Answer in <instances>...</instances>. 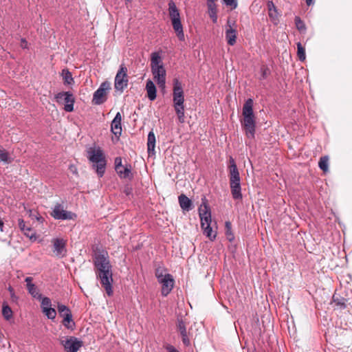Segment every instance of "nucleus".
<instances>
[{"instance_id":"nucleus-1","label":"nucleus","mask_w":352,"mask_h":352,"mask_svg":"<svg viewBox=\"0 0 352 352\" xmlns=\"http://www.w3.org/2000/svg\"><path fill=\"white\" fill-rule=\"evenodd\" d=\"M94 265L96 269V277L100 280L107 294L111 296L113 294L112 266L109 260L108 253L104 250L95 253Z\"/></svg>"},{"instance_id":"nucleus-2","label":"nucleus","mask_w":352,"mask_h":352,"mask_svg":"<svg viewBox=\"0 0 352 352\" xmlns=\"http://www.w3.org/2000/svg\"><path fill=\"white\" fill-rule=\"evenodd\" d=\"M151 69L153 80L161 89L166 87V71L164 68L160 52H154L151 54Z\"/></svg>"},{"instance_id":"nucleus-3","label":"nucleus","mask_w":352,"mask_h":352,"mask_svg":"<svg viewBox=\"0 0 352 352\" xmlns=\"http://www.w3.org/2000/svg\"><path fill=\"white\" fill-rule=\"evenodd\" d=\"M202 203L199 205V219L201 221V227L205 234L210 241L215 239L217 232L213 230L211 223V210L210 208L206 203V197L201 199Z\"/></svg>"},{"instance_id":"nucleus-4","label":"nucleus","mask_w":352,"mask_h":352,"mask_svg":"<svg viewBox=\"0 0 352 352\" xmlns=\"http://www.w3.org/2000/svg\"><path fill=\"white\" fill-rule=\"evenodd\" d=\"M173 101L175 113L180 122L184 121V95L182 82L177 78L173 79Z\"/></svg>"},{"instance_id":"nucleus-5","label":"nucleus","mask_w":352,"mask_h":352,"mask_svg":"<svg viewBox=\"0 0 352 352\" xmlns=\"http://www.w3.org/2000/svg\"><path fill=\"white\" fill-rule=\"evenodd\" d=\"M230 187L232 198L241 200L243 198L241 187V179L236 164L232 157L230 159L229 165Z\"/></svg>"},{"instance_id":"nucleus-6","label":"nucleus","mask_w":352,"mask_h":352,"mask_svg":"<svg viewBox=\"0 0 352 352\" xmlns=\"http://www.w3.org/2000/svg\"><path fill=\"white\" fill-rule=\"evenodd\" d=\"M88 153V159L93 162V167L96 169L98 177H102L104 173L107 161L102 150L100 147L90 148Z\"/></svg>"},{"instance_id":"nucleus-7","label":"nucleus","mask_w":352,"mask_h":352,"mask_svg":"<svg viewBox=\"0 0 352 352\" xmlns=\"http://www.w3.org/2000/svg\"><path fill=\"white\" fill-rule=\"evenodd\" d=\"M168 14L171 23L178 38L180 41L184 39L183 26L181 22L179 12L173 1L168 2Z\"/></svg>"},{"instance_id":"nucleus-8","label":"nucleus","mask_w":352,"mask_h":352,"mask_svg":"<svg viewBox=\"0 0 352 352\" xmlns=\"http://www.w3.org/2000/svg\"><path fill=\"white\" fill-rule=\"evenodd\" d=\"M60 343L66 352H78L83 345L82 341L74 336L63 337Z\"/></svg>"},{"instance_id":"nucleus-9","label":"nucleus","mask_w":352,"mask_h":352,"mask_svg":"<svg viewBox=\"0 0 352 352\" xmlns=\"http://www.w3.org/2000/svg\"><path fill=\"white\" fill-rule=\"evenodd\" d=\"M55 99L59 104L64 103V110L66 112H72L74 111V104L75 98L70 91H61L55 95Z\"/></svg>"},{"instance_id":"nucleus-10","label":"nucleus","mask_w":352,"mask_h":352,"mask_svg":"<svg viewBox=\"0 0 352 352\" xmlns=\"http://www.w3.org/2000/svg\"><path fill=\"white\" fill-rule=\"evenodd\" d=\"M110 89V84L108 82H102L98 89L94 92L93 96V102L95 104H102L106 101V96L108 90Z\"/></svg>"},{"instance_id":"nucleus-11","label":"nucleus","mask_w":352,"mask_h":352,"mask_svg":"<svg viewBox=\"0 0 352 352\" xmlns=\"http://www.w3.org/2000/svg\"><path fill=\"white\" fill-rule=\"evenodd\" d=\"M241 126L248 138H254L256 131V118L243 117L241 120Z\"/></svg>"},{"instance_id":"nucleus-12","label":"nucleus","mask_w":352,"mask_h":352,"mask_svg":"<svg viewBox=\"0 0 352 352\" xmlns=\"http://www.w3.org/2000/svg\"><path fill=\"white\" fill-rule=\"evenodd\" d=\"M128 79L126 77V68L121 67L115 78V89L122 91L126 87Z\"/></svg>"},{"instance_id":"nucleus-13","label":"nucleus","mask_w":352,"mask_h":352,"mask_svg":"<svg viewBox=\"0 0 352 352\" xmlns=\"http://www.w3.org/2000/svg\"><path fill=\"white\" fill-rule=\"evenodd\" d=\"M51 215L57 220H67L72 219L74 214L72 212L65 210L63 206L58 204L54 207Z\"/></svg>"},{"instance_id":"nucleus-14","label":"nucleus","mask_w":352,"mask_h":352,"mask_svg":"<svg viewBox=\"0 0 352 352\" xmlns=\"http://www.w3.org/2000/svg\"><path fill=\"white\" fill-rule=\"evenodd\" d=\"M162 285L161 293L163 296H167L172 291L175 280L170 274H166V276L158 281Z\"/></svg>"},{"instance_id":"nucleus-15","label":"nucleus","mask_w":352,"mask_h":352,"mask_svg":"<svg viewBox=\"0 0 352 352\" xmlns=\"http://www.w3.org/2000/svg\"><path fill=\"white\" fill-rule=\"evenodd\" d=\"M52 243L53 252L57 257L63 258L66 256V241L64 239L58 238L54 239Z\"/></svg>"},{"instance_id":"nucleus-16","label":"nucleus","mask_w":352,"mask_h":352,"mask_svg":"<svg viewBox=\"0 0 352 352\" xmlns=\"http://www.w3.org/2000/svg\"><path fill=\"white\" fill-rule=\"evenodd\" d=\"M122 116L120 112L116 114L111 124V131L117 137H120L122 133Z\"/></svg>"},{"instance_id":"nucleus-17","label":"nucleus","mask_w":352,"mask_h":352,"mask_svg":"<svg viewBox=\"0 0 352 352\" xmlns=\"http://www.w3.org/2000/svg\"><path fill=\"white\" fill-rule=\"evenodd\" d=\"M32 280L33 278L31 276L25 278L27 290L33 298L40 300L42 298V294L38 292L36 286L32 283Z\"/></svg>"},{"instance_id":"nucleus-18","label":"nucleus","mask_w":352,"mask_h":352,"mask_svg":"<svg viewBox=\"0 0 352 352\" xmlns=\"http://www.w3.org/2000/svg\"><path fill=\"white\" fill-rule=\"evenodd\" d=\"M226 39L230 45H234L236 43V30L232 28L231 21L230 20L227 22L226 30Z\"/></svg>"},{"instance_id":"nucleus-19","label":"nucleus","mask_w":352,"mask_h":352,"mask_svg":"<svg viewBox=\"0 0 352 352\" xmlns=\"http://www.w3.org/2000/svg\"><path fill=\"white\" fill-rule=\"evenodd\" d=\"M18 225L21 231L25 236L30 239H36V232L30 226H25V222L23 219H18Z\"/></svg>"},{"instance_id":"nucleus-20","label":"nucleus","mask_w":352,"mask_h":352,"mask_svg":"<svg viewBox=\"0 0 352 352\" xmlns=\"http://www.w3.org/2000/svg\"><path fill=\"white\" fill-rule=\"evenodd\" d=\"M179 203L183 211L188 212L193 208L192 201L185 195L182 194L178 197Z\"/></svg>"},{"instance_id":"nucleus-21","label":"nucleus","mask_w":352,"mask_h":352,"mask_svg":"<svg viewBox=\"0 0 352 352\" xmlns=\"http://www.w3.org/2000/svg\"><path fill=\"white\" fill-rule=\"evenodd\" d=\"M254 101L252 98H248L243 106L242 115L243 117H254L253 111Z\"/></svg>"},{"instance_id":"nucleus-22","label":"nucleus","mask_w":352,"mask_h":352,"mask_svg":"<svg viewBox=\"0 0 352 352\" xmlns=\"http://www.w3.org/2000/svg\"><path fill=\"white\" fill-rule=\"evenodd\" d=\"M146 90L147 92L148 98L151 101L155 100L157 97V89L154 82L150 79L147 80L146 81Z\"/></svg>"},{"instance_id":"nucleus-23","label":"nucleus","mask_w":352,"mask_h":352,"mask_svg":"<svg viewBox=\"0 0 352 352\" xmlns=\"http://www.w3.org/2000/svg\"><path fill=\"white\" fill-rule=\"evenodd\" d=\"M267 7L268 10V14L271 21L274 23H277L278 21V14L277 8L275 6L272 1H268L267 3Z\"/></svg>"},{"instance_id":"nucleus-24","label":"nucleus","mask_w":352,"mask_h":352,"mask_svg":"<svg viewBox=\"0 0 352 352\" xmlns=\"http://www.w3.org/2000/svg\"><path fill=\"white\" fill-rule=\"evenodd\" d=\"M155 135L152 130L148 133L147 138V151L149 155L155 153Z\"/></svg>"},{"instance_id":"nucleus-25","label":"nucleus","mask_w":352,"mask_h":352,"mask_svg":"<svg viewBox=\"0 0 352 352\" xmlns=\"http://www.w3.org/2000/svg\"><path fill=\"white\" fill-rule=\"evenodd\" d=\"M332 300L338 309H344L346 308V299L340 296L337 293L333 295Z\"/></svg>"},{"instance_id":"nucleus-26","label":"nucleus","mask_w":352,"mask_h":352,"mask_svg":"<svg viewBox=\"0 0 352 352\" xmlns=\"http://www.w3.org/2000/svg\"><path fill=\"white\" fill-rule=\"evenodd\" d=\"M116 173L120 178L126 179L133 177L131 164H126L124 166H122V168H120Z\"/></svg>"},{"instance_id":"nucleus-27","label":"nucleus","mask_w":352,"mask_h":352,"mask_svg":"<svg viewBox=\"0 0 352 352\" xmlns=\"http://www.w3.org/2000/svg\"><path fill=\"white\" fill-rule=\"evenodd\" d=\"M61 75L63 76V84L65 85H72L74 83L72 74L67 69H63L62 70Z\"/></svg>"},{"instance_id":"nucleus-28","label":"nucleus","mask_w":352,"mask_h":352,"mask_svg":"<svg viewBox=\"0 0 352 352\" xmlns=\"http://www.w3.org/2000/svg\"><path fill=\"white\" fill-rule=\"evenodd\" d=\"M62 323L65 328L70 330H74L76 327V324L72 319V314L69 315H65V318H63Z\"/></svg>"},{"instance_id":"nucleus-29","label":"nucleus","mask_w":352,"mask_h":352,"mask_svg":"<svg viewBox=\"0 0 352 352\" xmlns=\"http://www.w3.org/2000/svg\"><path fill=\"white\" fill-rule=\"evenodd\" d=\"M3 317L6 320H9L12 318L13 312L10 307L4 302L2 305V310H1Z\"/></svg>"},{"instance_id":"nucleus-30","label":"nucleus","mask_w":352,"mask_h":352,"mask_svg":"<svg viewBox=\"0 0 352 352\" xmlns=\"http://www.w3.org/2000/svg\"><path fill=\"white\" fill-rule=\"evenodd\" d=\"M208 14L210 17L211 18L213 23H217V8L215 3H210L208 5Z\"/></svg>"},{"instance_id":"nucleus-31","label":"nucleus","mask_w":352,"mask_h":352,"mask_svg":"<svg viewBox=\"0 0 352 352\" xmlns=\"http://www.w3.org/2000/svg\"><path fill=\"white\" fill-rule=\"evenodd\" d=\"M57 309L60 316L62 317L63 318H65V315H69L72 314L69 307L63 304H58Z\"/></svg>"},{"instance_id":"nucleus-32","label":"nucleus","mask_w":352,"mask_h":352,"mask_svg":"<svg viewBox=\"0 0 352 352\" xmlns=\"http://www.w3.org/2000/svg\"><path fill=\"white\" fill-rule=\"evenodd\" d=\"M297 45V56L298 57V59L300 61H304L306 58L305 55V49L301 44V43L298 42L296 44Z\"/></svg>"},{"instance_id":"nucleus-33","label":"nucleus","mask_w":352,"mask_h":352,"mask_svg":"<svg viewBox=\"0 0 352 352\" xmlns=\"http://www.w3.org/2000/svg\"><path fill=\"white\" fill-rule=\"evenodd\" d=\"M43 314L47 317L48 319L54 320L56 316V311L55 309L52 307H44V309L42 311Z\"/></svg>"},{"instance_id":"nucleus-34","label":"nucleus","mask_w":352,"mask_h":352,"mask_svg":"<svg viewBox=\"0 0 352 352\" xmlns=\"http://www.w3.org/2000/svg\"><path fill=\"white\" fill-rule=\"evenodd\" d=\"M328 162L329 157L327 156L321 157L319 160L318 166L324 172H327L328 170Z\"/></svg>"},{"instance_id":"nucleus-35","label":"nucleus","mask_w":352,"mask_h":352,"mask_svg":"<svg viewBox=\"0 0 352 352\" xmlns=\"http://www.w3.org/2000/svg\"><path fill=\"white\" fill-rule=\"evenodd\" d=\"M0 161L6 164H9L11 162L8 153L2 148H0Z\"/></svg>"},{"instance_id":"nucleus-36","label":"nucleus","mask_w":352,"mask_h":352,"mask_svg":"<svg viewBox=\"0 0 352 352\" xmlns=\"http://www.w3.org/2000/svg\"><path fill=\"white\" fill-rule=\"evenodd\" d=\"M261 72V76L260 80H265L270 75L271 71L266 65H262Z\"/></svg>"},{"instance_id":"nucleus-37","label":"nucleus","mask_w":352,"mask_h":352,"mask_svg":"<svg viewBox=\"0 0 352 352\" xmlns=\"http://www.w3.org/2000/svg\"><path fill=\"white\" fill-rule=\"evenodd\" d=\"M294 21H295L296 27L299 31H302V30H306L305 25L304 22L300 19V18L299 16H296Z\"/></svg>"},{"instance_id":"nucleus-38","label":"nucleus","mask_w":352,"mask_h":352,"mask_svg":"<svg viewBox=\"0 0 352 352\" xmlns=\"http://www.w3.org/2000/svg\"><path fill=\"white\" fill-rule=\"evenodd\" d=\"M177 329L181 335L187 333L185 323L182 319L177 320Z\"/></svg>"},{"instance_id":"nucleus-39","label":"nucleus","mask_w":352,"mask_h":352,"mask_svg":"<svg viewBox=\"0 0 352 352\" xmlns=\"http://www.w3.org/2000/svg\"><path fill=\"white\" fill-rule=\"evenodd\" d=\"M164 271L165 270L161 267H159L155 270V275L157 279V281L160 280L161 279L166 276V274H164Z\"/></svg>"},{"instance_id":"nucleus-40","label":"nucleus","mask_w":352,"mask_h":352,"mask_svg":"<svg viewBox=\"0 0 352 352\" xmlns=\"http://www.w3.org/2000/svg\"><path fill=\"white\" fill-rule=\"evenodd\" d=\"M41 300V308L42 311L44 309V307H50L52 306V301L48 297H43L40 299Z\"/></svg>"},{"instance_id":"nucleus-41","label":"nucleus","mask_w":352,"mask_h":352,"mask_svg":"<svg viewBox=\"0 0 352 352\" xmlns=\"http://www.w3.org/2000/svg\"><path fill=\"white\" fill-rule=\"evenodd\" d=\"M120 168H122V158L120 157H117L115 159V170L117 172Z\"/></svg>"},{"instance_id":"nucleus-42","label":"nucleus","mask_w":352,"mask_h":352,"mask_svg":"<svg viewBox=\"0 0 352 352\" xmlns=\"http://www.w3.org/2000/svg\"><path fill=\"white\" fill-rule=\"evenodd\" d=\"M226 6H230L232 8H236L237 6L236 0H223Z\"/></svg>"},{"instance_id":"nucleus-43","label":"nucleus","mask_w":352,"mask_h":352,"mask_svg":"<svg viewBox=\"0 0 352 352\" xmlns=\"http://www.w3.org/2000/svg\"><path fill=\"white\" fill-rule=\"evenodd\" d=\"M181 336H182V342L184 344V345H186V346L189 345L190 340L187 336V333H184V334H182Z\"/></svg>"},{"instance_id":"nucleus-44","label":"nucleus","mask_w":352,"mask_h":352,"mask_svg":"<svg viewBox=\"0 0 352 352\" xmlns=\"http://www.w3.org/2000/svg\"><path fill=\"white\" fill-rule=\"evenodd\" d=\"M30 216L32 219L35 218V219H36L38 222H40V223H43V221H44V219H43L41 216H40V215H38V214H30Z\"/></svg>"},{"instance_id":"nucleus-45","label":"nucleus","mask_w":352,"mask_h":352,"mask_svg":"<svg viewBox=\"0 0 352 352\" xmlns=\"http://www.w3.org/2000/svg\"><path fill=\"white\" fill-rule=\"evenodd\" d=\"M28 41H26L25 38H21V47L23 48V49H26L28 48Z\"/></svg>"},{"instance_id":"nucleus-46","label":"nucleus","mask_w":352,"mask_h":352,"mask_svg":"<svg viewBox=\"0 0 352 352\" xmlns=\"http://www.w3.org/2000/svg\"><path fill=\"white\" fill-rule=\"evenodd\" d=\"M166 350L168 351V352H179L177 349H175V348L172 346V345H168L166 347Z\"/></svg>"},{"instance_id":"nucleus-47","label":"nucleus","mask_w":352,"mask_h":352,"mask_svg":"<svg viewBox=\"0 0 352 352\" xmlns=\"http://www.w3.org/2000/svg\"><path fill=\"white\" fill-rule=\"evenodd\" d=\"M225 226L226 228V234H228V232L231 230V223L230 221H226Z\"/></svg>"},{"instance_id":"nucleus-48","label":"nucleus","mask_w":352,"mask_h":352,"mask_svg":"<svg viewBox=\"0 0 352 352\" xmlns=\"http://www.w3.org/2000/svg\"><path fill=\"white\" fill-rule=\"evenodd\" d=\"M305 1H306V3L308 6H311L314 3V0H305Z\"/></svg>"},{"instance_id":"nucleus-49","label":"nucleus","mask_w":352,"mask_h":352,"mask_svg":"<svg viewBox=\"0 0 352 352\" xmlns=\"http://www.w3.org/2000/svg\"><path fill=\"white\" fill-rule=\"evenodd\" d=\"M3 221L0 219V230H1V231H3Z\"/></svg>"},{"instance_id":"nucleus-50","label":"nucleus","mask_w":352,"mask_h":352,"mask_svg":"<svg viewBox=\"0 0 352 352\" xmlns=\"http://www.w3.org/2000/svg\"><path fill=\"white\" fill-rule=\"evenodd\" d=\"M10 294H11V298H12V300L17 299V297L16 296L14 292L11 293Z\"/></svg>"},{"instance_id":"nucleus-51","label":"nucleus","mask_w":352,"mask_h":352,"mask_svg":"<svg viewBox=\"0 0 352 352\" xmlns=\"http://www.w3.org/2000/svg\"><path fill=\"white\" fill-rule=\"evenodd\" d=\"M125 193L126 195H129L130 192H131V189H129V188H126L125 190H124Z\"/></svg>"},{"instance_id":"nucleus-52","label":"nucleus","mask_w":352,"mask_h":352,"mask_svg":"<svg viewBox=\"0 0 352 352\" xmlns=\"http://www.w3.org/2000/svg\"><path fill=\"white\" fill-rule=\"evenodd\" d=\"M8 291L10 292V294L14 292L13 288L10 286L8 287Z\"/></svg>"},{"instance_id":"nucleus-53","label":"nucleus","mask_w":352,"mask_h":352,"mask_svg":"<svg viewBox=\"0 0 352 352\" xmlns=\"http://www.w3.org/2000/svg\"><path fill=\"white\" fill-rule=\"evenodd\" d=\"M126 6L128 7V4L131 3V0H124Z\"/></svg>"},{"instance_id":"nucleus-54","label":"nucleus","mask_w":352,"mask_h":352,"mask_svg":"<svg viewBox=\"0 0 352 352\" xmlns=\"http://www.w3.org/2000/svg\"><path fill=\"white\" fill-rule=\"evenodd\" d=\"M211 2L214 3V0H207V5H209Z\"/></svg>"}]
</instances>
